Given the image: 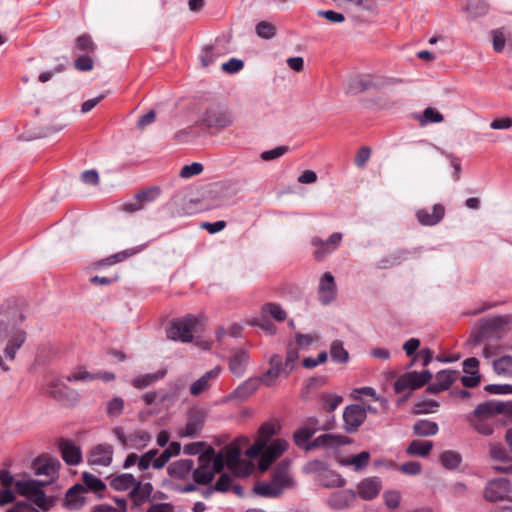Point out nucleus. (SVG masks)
<instances>
[{"instance_id":"3","label":"nucleus","mask_w":512,"mask_h":512,"mask_svg":"<svg viewBox=\"0 0 512 512\" xmlns=\"http://www.w3.org/2000/svg\"><path fill=\"white\" fill-rule=\"evenodd\" d=\"M512 324V315L489 317L481 321L479 331L475 336V342L485 340H499L509 330Z\"/></svg>"},{"instance_id":"18","label":"nucleus","mask_w":512,"mask_h":512,"mask_svg":"<svg viewBox=\"0 0 512 512\" xmlns=\"http://www.w3.org/2000/svg\"><path fill=\"white\" fill-rule=\"evenodd\" d=\"M113 454L111 445L99 444L90 451L88 462L90 465L107 467L112 463Z\"/></svg>"},{"instance_id":"5","label":"nucleus","mask_w":512,"mask_h":512,"mask_svg":"<svg viewBox=\"0 0 512 512\" xmlns=\"http://www.w3.org/2000/svg\"><path fill=\"white\" fill-rule=\"evenodd\" d=\"M200 122L209 129L222 130L233 124L234 116L228 108L213 104L201 114Z\"/></svg>"},{"instance_id":"29","label":"nucleus","mask_w":512,"mask_h":512,"mask_svg":"<svg viewBox=\"0 0 512 512\" xmlns=\"http://www.w3.org/2000/svg\"><path fill=\"white\" fill-rule=\"evenodd\" d=\"M206 457L207 455H201L199 457L200 466L193 470L194 481L202 485L210 483L215 476L211 470L210 463L206 462Z\"/></svg>"},{"instance_id":"55","label":"nucleus","mask_w":512,"mask_h":512,"mask_svg":"<svg viewBox=\"0 0 512 512\" xmlns=\"http://www.w3.org/2000/svg\"><path fill=\"white\" fill-rule=\"evenodd\" d=\"M255 33L258 37L269 40L275 36L276 27L270 22L260 21L255 26Z\"/></svg>"},{"instance_id":"41","label":"nucleus","mask_w":512,"mask_h":512,"mask_svg":"<svg viewBox=\"0 0 512 512\" xmlns=\"http://www.w3.org/2000/svg\"><path fill=\"white\" fill-rule=\"evenodd\" d=\"M369 459V452L362 451L357 455L342 459L341 464L344 466H353L354 469L358 471L364 469L368 465Z\"/></svg>"},{"instance_id":"30","label":"nucleus","mask_w":512,"mask_h":512,"mask_svg":"<svg viewBox=\"0 0 512 512\" xmlns=\"http://www.w3.org/2000/svg\"><path fill=\"white\" fill-rule=\"evenodd\" d=\"M316 418L309 419V425L311 427H302L294 432L293 439L295 444L298 447L304 448L306 450V447L310 444L311 441L310 438L313 436V434L316 432V424H317Z\"/></svg>"},{"instance_id":"53","label":"nucleus","mask_w":512,"mask_h":512,"mask_svg":"<svg viewBox=\"0 0 512 512\" xmlns=\"http://www.w3.org/2000/svg\"><path fill=\"white\" fill-rule=\"evenodd\" d=\"M159 451L157 449H151L139 457L138 469L139 471H146L150 467L154 469V463L157 460Z\"/></svg>"},{"instance_id":"58","label":"nucleus","mask_w":512,"mask_h":512,"mask_svg":"<svg viewBox=\"0 0 512 512\" xmlns=\"http://www.w3.org/2000/svg\"><path fill=\"white\" fill-rule=\"evenodd\" d=\"M489 453L491 458L502 463H506V461H510L512 459L507 450L498 443L490 444Z\"/></svg>"},{"instance_id":"48","label":"nucleus","mask_w":512,"mask_h":512,"mask_svg":"<svg viewBox=\"0 0 512 512\" xmlns=\"http://www.w3.org/2000/svg\"><path fill=\"white\" fill-rule=\"evenodd\" d=\"M339 6H346L348 4L354 6L357 9L374 12L377 8V2L375 0H334Z\"/></svg>"},{"instance_id":"8","label":"nucleus","mask_w":512,"mask_h":512,"mask_svg":"<svg viewBox=\"0 0 512 512\" xmlns=\"http://www.w3.org/2000/svg\"><path fill=\"white\" fill-rule=\"evenodd\" d=\"M46 393L66 405H72L78 401V393L57 378H51L47 382Z\"/></svg>"},{"instance_id":"11","label":"nucleus","mask_w":512,"mask_h":512,"mask_svg":"<svg viewBox=\"0 0 512 512\" xmlns=\"http://www.w3.org/2000/svg\"><path fill=\"white\" fill-rule=\"evenodd\" d=\"M288 448V442L284 439L277 438L264 448L263 454L260 457L259 469L266 471L272 462L280 457Z\"/></svg>"},{"instance_id":"2","label":"nucleus","mask_w":512,"mask_h":512,"mask_svg":"<svg viewBox=\"0 0 512 512\" xmlns=\"http://www.w3.org/2000/svg\"><path fill=\"white\" fill-rule=\"evenodd\" d=\"M14 485L21 495L28 498L27 502L32 506L35 504L44 511L52 506L53 501L42 490L43 486L49 485V480L19 479L15 481Z\"/></svg>"},{"instance_id":"1","label":"nucleus","mask_w":512,"mask_h":512,"mask_svg":"<svg viewBox=\"0 0 512 512\" xmlns=\"http://www.w3.org/2000/svg\"><path fill=\"white\" fill-rule=\"evenodd\" d=\"M25 316L13 308L0 315V342L8 340L3 355H0V369L4 372L10 370L7 361L15 359L17 351L26 341L27 333L20 328Z\"/></svg>"},{"instance_id":"63","label":"nucleus","mask_w":512,"mask_h":512,"mask_svg":"<svg viewBox=\"0 0 512 512\" xmlns=\"http://www.w3.org/2000/svg\"><path fill=\"white\" fill-rule=\"evenodd\" d=\"M75 49L89 53L94 51L95 44L89 35L83 34L76 39Z\"/></svg>"},{"instance_id":"32","label":"nucleus","mask_w":512,"mask_h":512,"mask_svg":"<svg viewBox=\"0 0 512 512\" xmlns=\"http://www.w3.org/2000/svg\"><path fill=\"white\" fill-rule=\"evenodd\" d=\"M253 492L265 498H278L283 494L281 489L272 481H261L255 484Z\"/></svg>"},{"instance_id":"46","label":"nucleus","mask_w":512,"mask_h":512,"mask_svg":"<svg viewBox=\"0 0 512 512\" xmlns=\"http://www.w3.org/2000/svg\"><path fill=\"white\" fill-rule=\"evenodd\" d=\"M330 356L332 361L336 363H346L349 359L348 351L343 347V343L335 340L330 346Z\"/></svg>"},{"instance_id":"42","label":"nucleus","mask_w":512,"mask_h":512,"mask_svg":"<svg viewBox=\"0 0 512 512\" xmlns=\"http://www.w3.org/2000/svg\"><path fill=\"white\" fill-rule=\"evenodd\" d=\"M299 358V349L295 344H289L287 347L286 359L283 363L284 376L287 377L296 367Z\"/></svg>"},{"instance_id":"28","label":"nucleus","mask_w":512,"mask_h":512,"mask_svg":"<svg viewBox=\"0 0 512 512\" xmlns=\"http://www.w3.org/2000/svg\"><path fill=\"white\" fill-rule=\"evenodd\" d=\"M506 408L507 402L488 401L479 404L474 410V415L477 417L488 418L497 413L506 414Z\"/></svg>"},{"instance_id":"21","label":"nucleus","mask_w":512,"mask_h":512,"mask_svg":"<svg viewBox=\"0 0 512 512\" xmlns=\"http://www.w3.org/2000/svg\"><path fill=\"white\" fill-rule=\"evenodd\" d=\"M378 87L379 84L371 76L356 75L348 80L346 94H358Z\"/></svg>"},{"instance_id":"64","label":"nucleus","mask_w":512,"mask_h":512,"mask_svg":"<svg viewBox=\"0 0 512 512\" xmlns=\"http://www.w3.org/2000/svg\"><path fill=\"white\" fill-rule=\"evenodd\" d=\"M204 167L199 162H193L189 165H185L182 167L180 171V176L182 178H191L193 176L199 175L203 171Z\"/></svg>"},{"instance_id":"61","label":"nucleus","mask_w":512,"mask_h":512,"mask_svg":"<svg viewBox=\"0 0 512 512\" xmlns=\"http://www.w3.org/2000/svg\"><path fill=\"white\" fill-rule=\"evenodd\" d=\"M263 312L277 321H283L286 318V312L283 308L275 303H267L263 306Z\"/></svg>"},{"instance_id":"15","label":"nucleus","mask_w":512,"mask_h":512,"mask_svg":"<svg viewBox=\"0 0 512 512\" xmlns=\"http://www.w3.org/2000/svg\"><path fill=\"white\" fill-rule=\"evenodd\" d=\"M416 219L423 226H435L445 216V207L442 204H435L430 208H421L415 212Z\"/></svg>"},{"instance_id":"10","label":"nucleus","mask_w":512,"mask_h":512,"mask_svg":"<svg viewBox=\"0 0 512 512\" xmlns=\"http://www.w3.org/2000/svg\"><path fill=\"white\" fill-rule=\"evenodd\" d=\"M510 482L506 478L490 480L484 489V499L488 502H499L507 499L510 493Z\"/></svg>"},{"instance_id":"40","label":"nucleus","mask_w":512,"mask_h":512,"mask_svg":"<svg viewBox=\"0 0 512 512\" xmlns=\"http://www.w3.org/2000/svg\"><path fill=\"white\" fill-rule=\"evenodd\" d=\"M413 431L419 436H433L438 432V424L434 421L421 419L414 424Z\"/></svg>"},{"instance_id":"7","label":"nucleus","mask_w":512,"mask_h":512,"mask_svg":"<svg viewBox=\"0 0 512 512\" xmlns=\"http://www.w3.org/2000/svg\"><path fill=\"white\" fill-rule=\"evenodd\" d=\"M432 378V373L429 370L422 372L411 371L400 375L394 383V390L401 393L405 390H416L428 383Z\"/></svg>"},{"instance_id":"47","label":"nucleus","mask_w":512,"mask_h":512,"mask_svg":"<svg viewBox=\"0 0 512 512\" xmlns=\"http://www.w3.org/2000/svg\"><path fill=\"white\" fill-rule=\"evenodd\" d=\"M408 252L405 250H398L378 262V267L386 269L400 264L407 258Z\"/></svg>"},{"instance_id":"17","label":"nucleus","mask_w":512,"mask_h":512,"mask_svg":"<svg viewBox=\"0 0 512 512\" xmlns=\"http://www.w3.org/2000/svg\"><path fill=\"white\" fill-rule=\"evenodd\" d=\"M269 365L270 368L259 377L261 383L267 387L275 385L278 377L284 375L283 361L280 355H272Z\"/></svg>"},{"instance_id":"39","label":"nucleus","mask_w":512,"mask_h":512,"mask_svg":"<svg viewBox=\"0 0 512 512\" xmlns=\"http://www.w3.org/2000/svg\"><path fill=\"white\" fill-rule=\"evenodd\" d=\"M432 448H433L432 441H429V440H413L409 444V446H408L406 451H407V453L409 455L425 457V456H427L430 453Z\"/></svg>"},{"instance_id":"43","label":"nucleus","mask_w":512,"mask_h":512,"mask_svg":"<svg viewBox=\"0 0 512 512\" xmlns=\"http://www.w3.org/2000/svg\"><path fill=\"white\" fill-rule=\"evenodd\" d=\"M151 435L145 430H137L129 435L128 447L134 449H143L151 441Z\"/></svg>"},{"instance_id":"20","label":"nucleus","mask_w":512,"mask_h":512,"mask_svg":"<svg viewBox=\"0 0 512 512\" xmlns=\"http://www.w3.org/2000/svg\"><path fill=\"white\" fill-rule=\"evenodd\" d=\"M358 495L363 500H372L378 496L382 489V481L379 477H368L359 482Z\"/></svg>"},{"instance_id":"9","label":"nucleus","mask_w":512,"mask_h":512,"mask_svg":"<svg viewBox=\"0 0 512 512\" xmlns=\"http://www.w3.org/2000/svg\"><path fill=\"white\" fill-rule=\"evenodd\" d=\"M337 285L331 272H325L319 279L317 294L319 302L326 306L337 298Z\"/></svg>"},{"instance_id":"49","label":"nucleus","mask_w":512,"mask_h":512,"mask_svg":"<svg viewBox=\"0 0 512 512\" xmlns=\"http://www.w3.org/2000/svg\"><path fill=\"white\" fill-rule=\"evenodd\" d=\"M144 247H145L144 245H140V246H137V247L125 249L123 251H120V252H118L116 254H113L110 257L106 258L104 260V262L107 265L116 264L118 262H121V261L127 259L128 257H131V256L139 253L140 251H142L144 249Z\"/></svg>"},{"instance_id":"54","label":"nucleus","mask_w":512,"mask_h":512,"mask_svg":"<svg viewBox=\"0 0 512 512\" xmlns=\"http://www.w3.org/2000/svg\"><path fill=\"white\" fill-rule=\"evenodd\" d=\"M459 373L455 370H442L436 374L435 380L447 390L457 379Z\"/></svg>"},{"instance_id":"33","label":"nucleus","mask_w":512,"mask_h":512,"mask_svg":"<svg viewBox=\"0 0 512 512\" xmlns=\"http://www.w3.org/2000/svg\"><path fill=\"white\" fill-rule=\"evenodd\" d=\"M193 469V460L181 459L168 466V473L172 477L185 478Z\"/></svg>"},{"instance_id":"37","label":"nucleus","mask_w":512,"mask_h":512,"mask_svg":"<svg viewBox=\"0 0 512 512\" xmlns=\"http://www.w3.org/2000/svg\"><path fill=\"white\" fill-rule=\"evenodd\" d=\"M181 445L178 442H172L170 445L161 453H159L157 460L155 461L154 469L163 468L171 457L177 456L180 453Z\"/></svg>"},{"instance_id":"60","label":"nucleus","mask_w":512,"mask_h":512,"mask_svg":"<svg viewBox=\"0 0 512 512\" xmlns=\"http://www.w3.org/2000/svg\"><path fill=\"white\" fill-rule=\"evenodd\" d=\"M97 379V375L88 372L86 369L79 367L76 368L68 377L67 380L69 382H77V381H93Z\"/></svg>"},{"instance_id":"36","label":"nucleus","mask_w":512,"mask_h":512,"mask_svg":"<svg viewBox=\"0 0 512 512\" xmlns=\"http://www.w3.org/2000/svg\"><path fill=\"white\" fill-rule=\"evenodd\" d=\"M261 384L259 377H250L242 382L235 390L234 395L237 398L245 399L256 391Z\"/></svg>"},{"instance_id":"23","label":"nucleus","mask_w":512,"mask_h":512,"mask_svg":"<svg viewBox=\"0 0 512 512\" xmlns=\"http://www.w3.org/2000/svg\"><path fill=\"white\" fill-rule=\"evenodd\" d=\"M249 363V355L245 350H235L229 359V370L230 372L241 377L246 372Z\"/></svg>"},{"instance_id":"13","label":"nucleus","mask_w":512,"mask_h":512,"mask_svg":"<svg viewBox=\"0 0 512 512\" xmlns=\"http://www.w3.org/2000/svg\"><path fill=\"white\" fill-rule=\"evenodd\" d=\"M344 428L347 432L353 433L365 421V413L362 405L352 404L345 408L343 412Z\"/></svg>"},{"instance_id":"27","label":"nucleus","mask_w":512,"mask_h":512,"mask_svg":"<svg viewBox=\"0 0 512 512\" xmlns=\"http://www.w3.org/2000/svg\"><path fill=\"white\" fill-rule=\"evenodd\" d=\"M221 372L219 366L214 367L212 370L206 372L203 376L193 382L190 386V393L193 396H199L210 387V381L216 379Z\"/></svg>"},{"instance_id":"31","label":"nucleus","mask_w":512,"mask_h":512,"mask_svg":"<svg viewBox=\"0 0 512 512\" xmlns=\"http://www.w3.org/2000/svg\"><path fill=\"white\" fill-rule=\"evenodd\" d=\"M14 478L9 471L1 470L0 471V483L3 485V489L0 490V505H5L13 502L14 494L9 489V487L13 484Z\"/></svg>"},{"instance_id":"22","label":"nucleus","mask_w":512,"mask_h":512,"mask_svg":"<svg viewBox=\"0 0 512 512\" xmlns=\"http://www.w3.org/2000/svg\"><path fill=\"white\" fill-rule=\"evenodd\" d=\"M59 450L63 460L68 465H77L81 462V449L72 440H61L59 442Z\"/></svg>"},{"instance_id":"52","label":"nucleus","mask_w":512,"mask_h":512,"mask_svg":"<svg viewBox=\"0 0 512 512\" xmlns=\"http://www.w3.org/2000/svg\"><path fill=\"white\" fill-rule=\"evenodd\" d=\"M203 455H207L206 462L210 463L211 470L214 474L221 472L226 465L222 452L215 454L214 451L211 450Z\"/></svg>"},{"instance_id":"38","label":"nucleus","mask_w":512,"mask_h":512,"mask_svg":"<svg viewBox=\"0 0 512 512\" xmlns=\"http://www.w3.org/2000/svg\"><path fill=\"white\" fill-rule=\"evenodd\" d=\"M82 480H83L82 486H84V492L90 491V492H94V493H102L106 488L105 483L100 478H98L88 472H84L82 474Z\"/></svg>"},{"instance_id":"35","label":"nucleus","mask_w":512,"mask_h":512,"mask_svg":"<svg viewBox=\"0 0 512 512\" xmlns=\"http://www.w3.org/2000/svg\"><path fill=\"white\" fill-rule=\"evenodd\" d=\"M166 375V370H159L154 373H147L135 377L132 381V385L136 389H144L153 383L159 381Z\"/></svg>"},{"instance_id":"26","label":"nucleus","mask_w":512,"mask_h":512,"mask_svg":"<svg viewBox=\"0 0 512 512\" xmlns=\"http://www.w3.org/2000/svg\"><path fill=\"white\" fill-rule=\"evenodd\" d=\"M84 486L75 484L66 493L64 505L69 509H79L85 505Z\"/></svg>"},{"instance_id":"59","label":"nucleus","mask_w":512,"mask_h":512,"mask_svg":"<svg viewBox=\"0 0 512 512\" xmlns=\"http://www.w3.org/2000/svg\"><path fill=\"white\" fill-rule=\"evenodd\" d=\"M439 407V403L435 400L426 399L418 401L414 405L415 414H429L434 412Z\"/></svg>"},{"instance_id":"62","label":"nucleus","mask_w":512,"mask_h":512,"mask_svg":"<svg viewBox=\"0 0 512 512\" xmlns=\"http://www.w3.org/2000/svg\"><path fill=\"white\" fill-rule=\"evenodd\" d=\"M160 194L158 187H150L145 190L138 192L135 196L136 200L140 203H150L154 201Z\"/></svg>"},{"instance_id":"16","label":"nucleus","mask_w":512,"mask_h":512,"mask_svg":"<svg viewBox=\"0 0 512 512\" xmlns=\"http://www.w3.org/2000/svg\"><path fill=\"white\" fill-rule=\"evenodd\" d=\"M271 480L284 492L295 485V481L290 473V461L285 459L280 462L272 473Z\"/></svg>"},{"instance_id":"25","label":"nucleus","mask_w":512,"mask_h":512,"mask_svg":"<svg viewBox=\"0 0 512 512\" xmlns=\"http://www.w3.org/2000/svg\"><path fill=\"white\" fill-rule=\"evenodd\" d=\"M204 417L198 412H194L188 415L187 423L185 427L179 432L181 437H196L203 428Z\"/></svg>"},{"instance_id":"12","label":"nucleus","mask_w":512,"mask_h":512,"mask_svg":"<svg viewBox=\"0 0 512 512\" xmlns=\"http://www.w3.org/2000/svg\"><path fill=\"white\" fill-rule=\"evenodd\" d=\"M60 462L57 459L39 456L32 462V469L37 476H45L49 484L56 478Z\"/></svg>"},{"instance_id":"45","label":"nucleus","mask_w":512,"mask_h":512,"mask_svg":"<svg viewBox=\"0 0 512 512\" xmlns=\"http://www.w3.org/2000/svg\"><path fill=\"white\" fill-rule=\"evenodd\" d=\"M343 401L341 395L323 392L320 395L322 409L326 412H333Z\"/></svg>"},{"instance_id":"51","label":"nucleus","mask_w":512,"mask_h":512,"mask_svg":"<svg viewBox=\"0 0 512 512\" xmlns=\"http://www.w3.org/2000/svg\"><path fill=\"white\" fill-rule=\"evenodd\" d=\"M440 461H441V464L446 468V469H456L461 461H462V457L459 453L455 452V451H451V450H448V451H444L441 455H440Z\"/></svg>"},{"instance_id":"34","label":"nucleus","mask_w":512,"mask_h":512,"mask_svg":"<svg viewBox=\"0 0 512 512\" xmlns=\"http://www.w3.org/2000/svg\"><path fill=\"white\" fill-rule=\"evenodd\" d=\"M136 478L131 473H122L114 476L110 481V486L118 491L133 490Z\"/></svg>"},{"instance_id":"56","label":"nucleus","mask_w":512,"mask_h":512,"mask_svg":"<svg viewBox=\"0 0 512 512\" xmlns=\"http://www.w3.org/2000/svg\"><path fill=\"white\" fill-rule=\"evenodd\" d=\"M466 9L473 18H476L483 16L488 12V5L482 0H470Z\"/></svg>"},{"instance_id":"4","label":"nucleus","mask_w":512,"mask_h":512,"mask_svg":"<svg viewBox=\"0 0 512 512\" xmlns=\"http://www.w3.org/2000/svg\"><path fill=\"white\" fill-rule=\"evenodd\" d=\"M246 443H248L247 438H238L221 451L226 461L227 468L239 476H247L251 471L250 465L241 459V446Z\"/></svg>"},{"instance_id":"57","label":"nucleus","mask_w":512,"mask_h":512,"mask_svg":"<svg viewBox=\"0 0 512 512\" xmlns=\"http://www.w3.org/2000/svg\"><path fill=\"white\" fill-rule=\"evenodd\" d=\"M124 400L121 397H114L107 403L106 412L110 418L119 417L124 410Z\"/></svg>"},{"instance_id":"14","label":"nucleus","mask_w":512,"mask_h":512,"mask_svg":"<svg viewBox=\"0 0 512 512\" xmlns=\"http://www.w3.org/2000/svg\"><path fill=\"white\" fill-rule=\"evenodd\" d=\"M342 238L343 235L339 232L332 233L326 240L318 237L313 238L312 245L316 248L315 258L321 259L325 255L334 252L342 242Z\"/></svg>"},{"instance_id":"19","label":"nucleus","mask_w":512,"mask_h":512,"mask_svg":"<svg viewBox=\"0 0 512 512\" xmlns=\"http://www.w3.org/2000/svg\"><path fill=\"white\" fill-rule=\"evenodd\" d=\"M356 496L357 494L353 490H340L329 496L327 504L333 510H343L348 508L355 501Z\"/></svg>"},{"instance_id":"24","label":"nucleus","mask_w":512,"mask_h":512,"mask_svg":"<svg viewBox=\"0 0 512 512\" xmlns=\"http://www.w3.org/2000/svg\"><path fill=\"white\" fill-rule=\"evenodd\" d=\"M345 439V437L340 435L322 434L310 442L306 447V451H312L318 447L337 448L346 443Z\"/></svg>"},{"instance_id":"44","label":"nucleus","mask_w":512,"mask_h":512,"mask_svg":"<svg viewBox=\"0 0 512 512\" xmlns=\"http://www.w3.org/2000/svg\"><path fill=\"white\" fill-rule=\"evenodd\" d=\"M153 486L150 482H141L136 480L133 490L130 492L131 496L138 502H143L151 495Z\"/></svg>"},{"instance_id":"6","label":"nucleus","mask_w":512,"mask_h":512,"mask_svg":"<svg viewBox=\"0 0 512 512\" xmlns=\"http://www.w3.org/2000/svg\"><path fill=\"white\" fill-rule=\"evenodd\" d=\"M198 320L193 315L174 320L167 329V337L184 343L191 342Z\"/></svg>"},{"instance_id":"50","label":"nucleus","mask_w":512,"mask_h":512,"mask_svg":"<svg viewBox=\"0 0 512 512\" xmlns=\"http://www.w3.org/2000/svg\"><path fill=\"white\" fill-rule=\"evenodd\" d=\"M494 371L498 375L512 377V356H503L493 362Z\"/></svg>"}]
</instances>
